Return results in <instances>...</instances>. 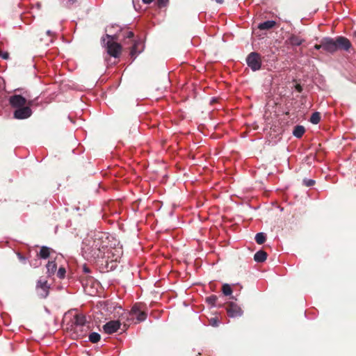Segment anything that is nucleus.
<instances>
[{"mask_svg": "<svg viewBox=\"0 0 356 356\" xmlns=\"http://www.w3.org/2000/svg\"><path fill=\"white\" fill-rule=\"evenodd\" d=\"M0 56H1L3 59L7 60V59H8V58H9V54H8V52H7V51H0Z\"/></svg>", "mask_w": 356, "mask_h": 356, "instance_id": "nucleus-32", "label": "nucleus"}, {"mask_svg": "<svg viewBox=\"0 0 356 356\" xmlns=\"http://www.w3.org/2000/svg\"><path fill=\"white\" fill-rule=\"evenodd\" d=\"M295 88L298 92H301L302 91V88L300 84H296Z\"/></svg>", "mask_w": 356, "mask_h": 356, "instance_id": "nucleus-37", "label": "nucleus"}, {"mask_svg": "<svg viewBox=\"0 0 356 356\" xmlns=\"http://www.w3.org/2000/svg\"><path fill=\"white\" fill-rule=\"evenodd\" d=\"M88 339L91 343H95L99 341L101 336L97 332H92L89 334Z\"/></svg>", "mask_w": 356, "mask_h": 356, "instance_id": "nucleus-19", "label": "nucleus"}, {"mask_svg": "<svg viewBox=\"0 0 356 356\" xmlns=\"http://www.w3.org/2000/svg\"><path fill=\"white\" fill-rule=\"evenodd\" d=\"M86 323V316L81 314H77L74 316V321L72 325V330L78 332V328L83 327Z\"/></svg>", "mask_w": 356, "mask_h": 356, "instance_id": "nucleus-9", "label": "nucleus"}, {"mask_svg": "<svg viewBox=\"0 0 356 356\" xmlns=\"http://www.w3.org/2000/svg\"><path fill=\"white\" fill-rule=\"evenodd\" d=\"M321 120V114L318 112L312 113L310 118V122L314 124H317Z\"/></svg>", "mask_w": 356, "mask_h": 356, "instance_id": "nucleus-20", "label": "nucleus"}, {"mask_svg": "<svg viewBox=\"0 0 356 356\" xmlns=\"http://www.w3.org/2000/svg\"><path fill=\"white\" fill-rule=\"evenodd\" d=\"M121 323L119 321H110L103 326L105 333L111 334L116 332L120 327Z\"/></svg>", "mask_w": 356, "mask_h": 356, "instance_id": "nucleus-11", "label": "nucleus"}, {"mask_svg": "<svg viewBox=\"0 0 356 356\" xmlns=\"http://www.w3.org/2000/svg\"><path fill=\"white\" fill-rule=\"evenodd\" d=\"M83 271L84 273L86 274H88V273H90L91 272L90 269L89 267H88L86 265H84L83 266Z\"/></svg>", "mask_w": 356, "mask_h": 356, "instance_id": "nucleus-34", "label": "nucleus"}, {"mask_svg": "<svg viewBox=\"0 0 356 356\" xmlns=\"http://www.w3.org/2000/svg\"><path fill=\"white\" fill-rule=\"evenodd\" d=\"M322 46L323 51L333 54L339 49L348 51L352 45L348 38L343 36H338L336 39L323 38L322 39Z\"/></svg>", "mask_w": 356, "mask_h": 356, "instance_id": "nucleus-1", "label": "nucleus"}, {"mask_svg": "<svg viewBox=\"0 0 356 356\" xmlns=\"http://www.w3.org/2000/svg\"><path fill=\"white\" fill-rule=\"evenodd\" d=\"M79 337H83L85 336V332L83 331V327L78 328V332H75Z\"/></svg>", "mask_w": 356, "mask_h": 356, "instance_id": "nucleus-33", "label": "nucleus"}, {"mask_svg": "<svg viewBox=\"0 0 356 356\" xmlns=\"http://www.w3.org/2000/svg\"><path fill=\"white\" fill-rule=\"evenodd\" d=\"M134 44L131 48L130 55L132 58H135L140 51L138 49V45L140 44L139 41L133 40Z\"/></svg>", "mask_w": 356, "mask_h": 356, "instance_id": "nucleus-17", "label": "nucleus"}, {"mask_svg": "<svg viewBox=\"0 0 356 356\" xmlns=\"http://www.w3.org/2000/svg\"><path fill=\"white\" fill-rule=\"evenodd\" d=\"M226 311L228 316L232 318L241 316L243 313L242 309L237 304L233 302L227 303Z\"/></svg>", "mask_w": 356, "mask_h": 356, "instance_id": "nucleus-5", "label": "nucleus"}, {"mask_svg": "<svg viewBox=\"0 0 356 356\" xmlns=\"http://www.w3.org/2000/svg\"><path fill=\"white\" fill-rule=\"evenodd\" d=\"M130 315L133 317H136V323H140L144 321L147 316V314L146 312L142 310L141 305L135 304L131 311Z\"/></svg>", "mask_w": 356, "mask_h": 356, "instance_id": "nucleus-4", "label": "nucleus"}, {"mask_svg": "<svg viewBox=\"0 0 356 356\" xmlns=\"http://www.w3.org/2000/svg\"><path fill=\"white\" fill-rule=\"evenodd\" d=\"M218 3H222L224 2V0H215Z\"/></svg>", "mask_w": 356, "mask_h": 356, "instance_id": "nucleus-40", "label": "nucleus"}, {"mask_svg": "<svg viewBox=\"0 0 356 356\" xmlns=\"http://www.w3.org/2000/svg\"><path fill=\"white\" fill-rule=\"evenodd\" d=\"M304 42V39L294 34H291L286 40V42L292 46H300Z\"/></svg>", "mask_w": 356, "mask_h": 356, "instance_id": "nucleus-12", "label": "nucleus"}, {"mask_svg": "<svg viewBox=\"0 0 356 356\" xmlns=\"http://www.w3.org/2000/svg\"><path fill=\"white\" fill-rule=\"evenodd\" d=\"M63 2L67 8H71L78 2V0H63Z\"/></svg>", "mask_w": 356, "mask_h": 356, "instance_id": "nucleus-24", "label": "nucleus"}, {"mask_svg": "<svg viewBox=\"0 0 356 356\" xmlns=\"http://www.w3.org/2000/svg\"><path fill=\"white\" fill-rule=\"evenodd\" d=\"M65 269L63 267H60L58 270L57 275L59 278H63L65 277Z\"/></svg>", "mask_w": 356, "mask_h": 356, "instance_id": "nucleus-27", "label": "nucleus"}, {"mask_svg": "<svg viewBox=\"0 0 356 356\" xmlns=\"http://www.w3.org/2000/svg\"><path fill=\"white\" fill-rule=\"evenodd\" d=\"M267 259V253L264 250L257 252L254 255V259L257 262H264Z\"/></svg>", "mask_w": 356, "mask_h": 356, "instance_id": "nucleus-14", "label": "nucleus"}, {"mask_svg": "<svg viewBox=\"0 0 356 356\" xmlns=\"http://www.w3.org/2000/svg\"><path fill=\"white\" fill-rule=\"evenodd\" d=\"M305 132V129L303 126L297 125L294 127L293 131V134L298 138H300L302 136L304 133Z\"/></svg>", "mask_w": 356, "mask_h": 356, "instance_id": "nucleus-16", "label": "nucleus"}, {"mask_svg": "<svg viewBox=\"0 0 356 356\" xmlns=\"http://www.w3.org/2000/svg\"><path fill=\"white\" fill-rule=\"evenodd\" d=\"M17 257H18L19 259L22 262H23V263H24V262H25V261H26V258H25V257H24V256H23L22 254H20V253H17Z\"/></svg>", "mask_w": 356, "mask_h": 356, "instance_id": "nucleus-35", "label": "nucleus"}, {"mask_svg": "<svg viewBox=\"0 0 356 356\" xmlns=\"http://www.w3.org/2000/svg\"><path fill=\"white\" fill-rule=\"evenodd\" d=\"M314 49H316V50H319L321 49H323V46H322V40H321V42L319 44H316L314 45Z\"/></svg>", "mask_w": 356, "mask_h": 356, "instance_id": "nucleus-36", "label": "nucleus"}, {"mask_svg": "<svg viewBox=\"0 0 356 356\" xmlns=\"http://www.w3.org/2000/svg\"><path fill=\"white\" fill-rule=\"evenodd\" d=\"M49 286L47 285V281L39 280L36 284V290L38 295L41 298H45L49 294Z\"/></svg>", "mask_w": 356, "mask_h": 356, "instance_id": "nucleus-6", "label": "nucleus"}, {"mask_svg": "<svg viewBox=\"0 0 356 356\" xmlns=\"http://www.w3.org/2000/svg\"><path fill=\"white\" fill-rule=\"evenodd\" d=\"M154 0H142V1L145 4H149L153 2Z\"/></svg>", "mask_w": 356, "mask_h": 356, "instance_id": "nucleus-39", "label": "nucleus"}, {"mask_svg": "<svg viewBox=\"0 0 356 356\" xmlns=\"http://www.w3.org/2000/svg\"><path fill=\"white\" fill-rule=\"evenodd\" d=\"M266 236L262 232L257 233L255 236V241L259 245L263 244L266 241Z\"/></svg>", "mask_w": 356, "mask_h": 356, "instance_id": "nucleus-21", "label": "nucleus"}, {"mask_svg": "<svg viewBox=\"0 0 356 356\" xmlns=\"http://www.w3.org/2000/svg\"><path fill=\"white\" fill-rule=\"evenodd\" d=\"M122 36L124 39H133L134 37V32L129 31V30H124L122 31Z\"/></svg>", "mask_w": 356, "mask_h": 356, "instance_id": "nucleus-23", "label": "nucleus"}, {"mask_svg": "<svg viewBox=\"0 0 356 356\" xmlns=\"http://www.w3.org/2000/svg\"><path fill=\"white\" fill-rule=\"evenodd\" d=\"M104 38H105V39L107 38L108 41H115V42H116V40H118V35H111L106 34Z\"/></svg>", "mask_w": 356, "mask_h": 356, "instance_id": "nucleus-28", "label": "nucleus"}, {"mask_svg": "<svg viewBox=\"0 0 356 356\" xmlns=\"http://www.w3.org/2000/svg\"><path fill=\"white\" fill-rule=\"evenodd\" d=\"M36 105L35 99H26V104L25 106H29L31 108V106Z\"/></svg>", "mask_w": 356, "mask_h": 356, "instance_id": "nucleus-29", "label": "nucleus"}, {"mask_svg": "<svg viewBox=\"0 0 356 356\" xmlns=\"http://www.w3.org/2000/svg\"><path fill=\"white\" fill-rule=\"evenodd\" d=\"M91 248V250L88 252L91 257L94 259L103 257L104 252L102 249H104V247L100 246V241L99 240L93 241Z\"/></svg>", "mask_w": 356, "mask_h": 356, "instance_id": "nucleus-7", "label": "nucleus"}, {"mask_svg": "<svg viewBox=\"0 0 356 356\" xmlns=\"http://www.w3.org/2000/svg\"><path fill=\"white\" fill-rule=\"evenodd\" d=\"M168 0H157V4L159 7H164L167 5Z\"/></svg>", "mask_w": 356, "mask_h": 356, "instance_id": "nucleus-31", "label": "nucleus"}, {"mask_svg": "<svg viewBox=\"0 0 356 356\" xmlns=\"http://www.w3.org/2000/svg\"><path fill=\"white\" fill-rule=\"evenodd\" d=\"M46 267L47 270V273L49 276L54 275L57 269V265L56 262L53 261H49Z\"/></svg>", "mask_w": 356, "mask_h": 356, "instance_id": "nucleus-15", "label": "nucleus"}, {"mask_svg": "<svg viewBox=\"0 0 356 356\" xmlns=\"http://www.w3.org/2000/svg\"><path fill=\"white\" fill-rule=\"evenodd\" d=\"M32 114V111L29 106H23L17 108L13 113L15 119L24 120L29 118Z\"/></svg>", "mask_w": 356, "mask_h": 356, "instance_id": "nucleus-8", "label": "nucleus"}, {"mask_svg": "<svg viewBox=\"0 0 356 356\" xmlns=\"http://www.w3.org/2000/svg\"><path fill=\"white\" fill-rule=\"evenodd\" d=\"M51 252V249L47 246H42L40 248V252L38 253V256L42 259H47Z\"/></svg>", "mask_w": 356, "mask_h": 356, "instance_id": "nucleus-18", "label": "nucleus"}, {"mask_svg": "<svg viewBox=\"0 0 356 356\" xmlns=\"http://www.w3.org/2000/svg\"><path fill=\"white\" fill-rule=\"evenodd\" d=\"M9 103L13 108H21L26 104V99L20 95H14L9 98Z\"/></svg>", "mask_w": 356, "mask_h": 356, "instance_id": "nucleus-10", "label": "nucleus"}, {"mask_svg": "<svg viewBox=\"0 0 356 356\" xmlns=\"http://www.w3.org/2000/svg\"><path fill=\"white\" fill-rule=\"evenodd\" d=\"M46 34L49 37H52L54 35V33L49 30L46 31Z\"/></svg>", "mask_w": 356, "mask_h": 356, "instance_id": "nucleus-38", "label": "nucleus"}, {"mask_svg": "<svg viewBox=\"0 0 356 356\" xmlns=\"http://www.w3.org/2000/svg\"><path fill=\"white\" fill-rule=\"evenodd\" d=\"M276 25V22L273 20H268L264 22L260 23L258 25V29L259 30H270L274 28Z\"/></svg>", "mask_w": 356, "mask_h": 356, "instance_id": "nucleus-13", "label": "nucleus"}, {"mask_svg": "<svg viewBox=\"0 0 356 356\" xmlns=\"http://www.w3.org/2000/svg\"><path fill=\"white\" fill-rule=\"evenodd\" d=\"M222 291L225 296H230L232 293V289L228 284H224L222 285Z\"/></svg>", "mask_w": 356, "mask_h": 356, "instance_id": "nucleus-22", "label": "nucleus"}, {"mask_svg": "<svg viewBox=\"0 0 356 356\" xmlns=\"http://www.w3.org/2000/svg\"><path fill=\"white\" fill-rule=\"evenodd\" d=\"M304 184L306 186H312L315 184V181L313 179H304Z\"/></svg>", "mask_w": 356, "mask_h": 356, "instance_id": "nucleus-30", "label": "nucleus"}, {"mask_svg": "<svg viewBox=\"0 0 356 356\" xmlns=\"http://www.w3.org/2000/svg\"><path fill=\"white\" fill-rule=\"evenodd\" d=\"M209 324L213 327H218L220 324V322L217 317H214V318H211L209 320Z\"/></svg>", "mask_w": 356, "mask_h": 356, "instance_id": "nucleus-26", "label": "nucleus"}, {"mask_svg": "<svg viewBox=\"0 0 356 356\" xmlns=\"http://www.w3.org/2000/svg\"><path fill=\"white\" fill-rule=\"evenodd\" d=\"M217 300V296L214 295L207 298V301L212 305H214L216 304Z\"/></svg>", "mask_w": 356, "mask_h": 356, "instance_id": "nucleus-25", "label": "nucleus"}, {"mask_svg": "<svg viewBox=\"0 0 356 356\" xmlns=\"http://www.w3.org/2000/svg\"><path fill=\"white\" fill-rule=\"evenodd\" d=\"M246 62L252 71L259 70L261 67V57L257 52H251L247 56Z\"/></svg>", "mask_w": 356, "mask_h": 356, "instance_id": "nucleus-3", "label": "nucleus"}, {"mask_svg": "<svg viewBox=\"0 0 356 356\" xmlns=\"http://www.w3.org/2000/svg\"><path fill=\"white\" fill-rule=\"evenodd\" d=\"M102 41L108 55L114 58H118L120 56L122 47L120 43L115 41L105 42V38H102Z\"/></svg>", "mask_w": 356, "mask_h": 356, "instance_id": "nucleus-2", "label": "nucleus"}]
</instances>
